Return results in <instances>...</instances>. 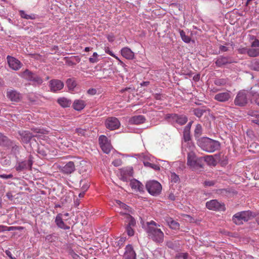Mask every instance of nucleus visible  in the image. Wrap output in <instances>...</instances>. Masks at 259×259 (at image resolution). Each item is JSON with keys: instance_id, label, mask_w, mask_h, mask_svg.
Segmentation results:
<instances>
[{"instance_id": "0eeeda50", "label": "nucleus", "mask_w": 259, "mask_h": 259, "mask_svg": "<svg viewBox=\"0 0 259 259\" xmlns=\"http://www.w3.org/2000/svg\"><path fill=\"white\" fill-rule=\"evenodd\" d=\"M234 102L236 106L241 107L245 106L248 102L246 92L244 90L240 91L237 93Z\"/></svg>"}, {"instance_id": "dca6fc26", "label": "nucleus", "mask_w": 259, "mask_h": 259, "mask_svg": "<svg viewBox=\"0 0 259 259\" xmlns=\"http://www.w3.org/2000/svg\"><path fill=\"white\" fill-rule=\"evenodd\" d=\"M123 257L124 259H136V253L131 245L126 246Z\"/></svg>"}, {"instance_id": "e2e57ef3", "label": "nucleus", "mask_w": 259, "mask_h": 259, "mask_svg": "<svg viewBox=\"0 0 259 259\" xmlns=\"http://www.w3.org/2000/svg\"><path fill=\"white\" fill-rule=\"evenodd\" d=\"M107 39L110 42H113L114 40V37L112 35H109L107 36Z\"/></svg>"}, {"instance_id": "f3484780", "label": "nucleus", "mask_w": 259, "mask_h": 259, "mask_svg": "<svg viewBox=\"0 0 259 259\" xmlns=\"http://www.w3.org/2000/svg\"><path fill=\"white\" fill-rule=\"evenodd\" d=\"M50 86L51 91L55 92L62 89L64 83L60 80L53 79L50 81Z\"/></svg>"}, {"instance_id": "ea45409f", "label": "nucleus", "mask_w": 259, "mask_h": 259, "mask_svg": "<svg viewBox=\"0 0 259 259\" xmlns=\"http://www.w3.org/2000/svg\"><path fill=\"white\" fill-rule=\"evenodd\" d=\"M176 258L177 259H190V257L188 253L180 252L176 254Z\"/></svg>"}, {"instance_id": "c03bdc74", "label": "nucleus", "mask_w": 259, "mask_h": 259, "mask_svg": "<svg viewBox=\"0 0 259 259\" xmlns=\"http://www.w3.org/2000/svg\"><path fill=\"white\" fill-rule=\"evenodd\" d=\"M31 81H32L38 84H41L42 82V79L35 74H33Z\"/></svg>"}, {"instance_id": "412c9836", "label": "nucleus", "mask_w": 259, "mask_h": 259, "mask_svg": "<svg viewBox=\"0 0 259 259\" xmlns=\"http://www.w3.org/2000/svg\"><path fill=\"white\" fill-rule=\"evenodd\" d=\"M75 169V165L73 162L69 161L64 166H62L61 170L65 174H70L73 172Z\"/></svg>"}, {"instance_id": "ddd939ff", "label": "nucleus", "mask_w": 259, "mask_h": 259, "mask_svg": "<svg viewBox=\"0 0 259 259\" xmlns=\"http://www.w3.org/2000/svg\"><path fill=\"white\" fill-rule=\"evenodd\" d=\"M32 165V160L31 157H29V159L27 160L18 162L15 166V168L17 171H21L24 169H30Z\"/></svg>"}, {"instance_id": "f03ea898", "label": "nucleus", "mask_w": 259, "mask_h": 259, "mask_svg": "<svg viewBox=\"0 0 259 259\" xmlns=\"http://www.w3.org/2000/svg\"><path fill=\"white\" fill-rule=\"evenodd\" d=\"M197 144L203 150L210 153L218 150L220 146L219 142L207 137L198 139Z\"/></svg>"}, {"instance_id": "a18cd8bd", "label": "nucleus", "mask_w": 259, "mask_h": 259, "mask_svg": "<svg viewBox=\"0 0 259 259\" xmlns=\"http://www.w3.org/2000/svg\"><path fill=\"white\" fill-rule=\"evenodd\" d=\"M169 177L171 181L174 183H177L180 180L179 176L175 172H171Z\"/></svg>"}, {"instance_id": "9d476101", "label": "nucleus", "mask_w": 259, "mask_h": 259, "mask_svg": "<svg viewBox=\"0 0 259 259\" xmlns=\"http://www.w3.org/2000/svg\"><path fill=\"white\" fill-rule=\"evenodd\" d=\"M133 168L131 167H125L120 170L119 177L123 182H127L131 180V178L133 177Z\"/></svg>"}, {"instance_id": "c756f323", "label": "nucleus", "mask_w": 259, "mask_h": 259, "mask_svg": "<svg viewBox=\"0 0 259 259\" xmlns=\"http://www.w3.org/2000/svg\"><path fill=\"white\" fill-rule=\"evenodd\" d=\"M19 13L22 18L27 20H34L36 18V15L34 14H27L25 11L23 10H19Z\"/></svg>"}, {"instance_id": "5fc2aeb1", "label": "nucleus", "mask_w": 259, "mask_h": 259, "mask_svg": "<svg viewBox=\"0 0 259 259\" xmlns=\"http://www.w3.org/2000/svg\"><path fill=\"white\" fill-rule=\"evenodd\" d=\"M121 163L122 161L120 159H115L112 162V164L115 166H120Z\"/></svg>"}, {"instance_id": "603ef678", "label": "nucleus", "mask_w": 259, "mask_h": 259, "mask_svg": "<svg viewBox=\"0 0 259 259\" xmlns=\"http://www.w3.org/2000/svg\"><path fill=\"white\" fill-rule=\"evenodd\" d=\"M76 132L78 134V135L84 136L86 131L84 129L78 128L76 129Z\"/></svg>"}, {"instance_id": "423d86ee", "label": "nucleus", "mask_w": 259, "mask_h": 259, "mask_svg": "<svg viewBox=\"0 0 259 259\" xmlns=\"http://www.w3.org/2000/svg\"><path fill=\"white\" fill-rule=\"evenodd\" d=\"M148 192L152 195L156 196L160 194L162 190L161 184L156 181H150L146 185Z\"/></svg>"}, {"instance_id": "69168bd1", "label": "nucleus", "mask_w": 259, "mask_h": 259, "mask_svg": "<svg viewBox=\"0 0 259 259\" xmlns=\"http://www.w3.org/2000/svg\"><path fill=\"white\" fill-rule=\"evenodd\" d=\"M190 137L189 135H184V140L185 142L189 141L190 140Z\"/></svg>"}, {"instance_id": "680f3d73", "label": "nucleus", "mask_w": 259, "mask_h": 259, "mask_svg": "<svg viewBox=\"0 0 259 259\" xmlns=\"http://www.w3.org/2000/svg\"><path fill=\"white\" fill-rule=\"evenodd\" d=\"M144 164L146 166H148L152 168H154V166H155L154 164L151 163L149 162H144Z\"/></svg>"}, {"instance_id": "b1692460", "label": "nucleus", "mask_w": 259, "mask_h": 259, "mask_svg": "<svg viewBox=\"0 0 259 259\" xmlns=\"http://www.w3.org/2000/svg\"><path fill=\"white\" fill-rule=\"evenodd\" d=\"M85 102L82 100H75L73 104V108L77 111L82 110L85 106Z\"/></svg>"}, {"instance_id": "79ce46f5", "label": "nucleus", "mask_w": 259, "mask_h": 259, "mask_svg": "<svg viewBox=\"0 0 259 259\" xmlns=\"http://www.w3.org/2000/svg\"><path fill=\"white\" fill-rule=\"evenodd\" d=\"M202 132V127L200 124H197L195 127L194 134L196 137H199Z\"/></svg>"}, {"instance_id": "4468645a", "label": "nucleus", "mask_w": 259, "mask_h": 259, "mask_svg": "<svg viewBox=\"0 0 259 259\" xmlns=\"http://www.w3.org/2000/svg\"><path fill=\"white\" fill-rule=\"evenodd\" d=\"M7 59L9 67L12 69L14 70H18L21 67V63L15 58L8 56Z\"/></svg>"}, {"instance_id": "bb28decb", "label": "nucleus", "mask_w": 259, "mask_h": 259, "mask_svg": "<svg viewBox=\"0 0 259 259\" xmlns=\"http://www.w3.org/2000/svg\"><path fill=\"white\" fill-rule=\"evenodd\" d=\"M165 221L169 227L172 229L177 230L179 229L180 224L172 218H167Z\"/></svg>"}, {"instance_id": "13d9d810", "label": "nucleus", "mask_w": 259, "mask_h": 259, "mask_svg": "<svg viewBox=\"0 0 259 259\" xmlns=\"http://www.w3.org/2000/svg\"><path fill=\"white\" fill-rule=\"evenodd\" d=\"M88 93L91 95H94L97 93V90L95 89H90L88 91Z\"/></svg>"}, {"instance_id": "4be33fe9", "label": "nucleus", "mask_w": 259, "mask_h": 259, "mask_svg": "<svg viewBox=\"0 0 259 259\" xmlns=\"http://www.w3.org/2000/svg\"><path fill=\"white\" fill-rule=\"evenodd\" d=\"M7 96L12 101L18 102L21 98L20 94L15 90H10L7 93Z\"/></svg>"}, {"instance_id": "39448f33", "label": "nucleus", "mask_w": 259, "mask_h": 259, "mask_svg": "<svg viewBox=\"0 0 259 259\" xmlns=\"http://www.w3.org/2000/svg\"><path fill=\"white\" fill-rule=\"evenodd\" d=\"M33 133L29 131H22L19 133L22 141L25 143H28L33 137L37 136V134H45V131L37 128H32Z\"/></svg>"}, {"instance_id": "2eb2a0df", "label": "nucleus", "mask_w": 259, "mask_h": 259, "mask_svg": "<svg viewBox=\"0 0 259 259\" xmlns=\"http://www.w3.org/2000/svg\"><path fill=\"white\" fill-rule=\"evenodd\" d=\"M234 62L230 57L220 56L216 59L215 63L219 67H221L227 64H231Z\"/></svg>"}, {"instance_id": "bf43d9fd", "label": "nucleus", "mask_w": 259, "mask_h": 259, "mask_svg": "<svg viewBox=\"0 0 259 259\" xmlns=\"http://www.w3.org/2000/svg\"><path fill=\"white\" fill-rule=\"evenodd\" d=\"M219 49L222 52H227L228 51V48L224 46H220L219 47Z\"/></svg>"}, {"instance_id": "1a4fd4ad", "label": "nucleus", "mask_w": 259, "mask_h": 259, "mask_svg": "<svg viewBox=\"0 0 259 259\" xmlns=\"http://www.w3.org/2000/svg\"><path fill=\"white\" fill-rule=\"evenodd\" d=\"M99 141L103 151L106 154H108L112 149V146L108 138L105 136L101 135L99 137Z\"/></svg>"}, {"instance_id": "338daca9", "label": "nucleus", "mask_w": 259, "mask_h": 259, "mask_svg": "<svg viewBox=\"0 0 259 259\" xmlns=\"http://www.w3.org/2000/svg\"><path fill=\"white\" fill-rule=\"evenodd\" d=\"M89 186L88 184L83 185L82 186V189L83 190V191L85 192L86 190L89 188Z\"/></svg>"}, {"instance_id": "393cba45", "label": "nucleus", "mask_w": 259, "mask_h": 259, "mask_svg": "<svg viewBox=\"0 0 259 259\" xmlns=\"http://www.w3.org/2000/svg\"><path fill=\"white\" fill-rule=\"evenodd\" d=\"M116 203L119 206V208L122 209L120 211V213L123 214L124 216L126 215V214H128V213L130 212V210L129 207L127 205L119 200H117Z\"/></svg>"}, {"instance_id": "0e129e2a", "label": "nucleus", "mask_w": 259, "mask_h": 259, "mask_svg": "<svg viewBox=\"0 0 259 259\" xmlns=\"http://www.w3.org/2000/svg\"><path fill=\"white\" fill-rule=\"evenodd\" d=\"M252 121L253 122L259 125V118H258L257 115H256V119L252 120Z\"/></svg>"}, {"instance_id": "774afa93", "label": "nucleus", "mask_w": 259, "mask_h": 259, "mask_svg": "<svg viewBox=\"0 0 259 259\" xmlns=\"http://www.w3.org/2000/svg\"><path fill=\"white\" fill-rule=\"evenodd\" d=\"M168 198L171 200H175V196L173 194H170L168 196Z\"/></svg>"}, {"instance_id": "6e6552de", "label": "nucleus", "mask_w": 259, "mask_h": 259, "mask_svg": "<svg viewBox=\"0 0 259 259\" xmlns=\"http://www.w3.org/2000/svg\"><path fill=\"white\" fill-rule=\"evenodd\" d=\"M206 207L209 210L214 211H224L225 204L219 202L216 199L211 200L206 203Z\"/></svg>"}, {"instance_id": "a211bd4d", "label": "nucleus", "mask_w": 259, "mask_h": 259, "mask_svg": "<svg viewBox=\"0 0 259 259\" xmlns=\"http://www.w3.org/2000/svg\"><path fill=\"white\" fill-rule=\"evenodd\" d=\"M130 186L135 191L142 192L144 191V186L139 181L136 179H131L130 180Z\"/></svg>"}, {"instance_id": "6ab92c4d", "label": "nucleus", "mask_w": 259, "mask_h": 259, "mask_svg": "<svg viewBox=\"0 0 259 259\" xmlns=\"http://www.w3.org/2000/svg\"><path fill=\"white\" fill-rule=\"evenodd\" d=\"M55 223L60 228L63 230L69 229V226L66 225L63 221V214L59 213L57 215L55 219Z\"/></svg>"}, {"instance_id": "20e7f679", "label": "nucleus", "mask_w": 259, "mask_h": 259, "mask_svg": "<svg viewBox=\"0 0 259 259\" xmlns=\"http://www.w3.org/2000/svg\"><path fill=\"white\" fill-rule=\"evenodd\" d=\"M203 157L197 158L195 153L190 152L187 156V164L194 170L202 168Z\"/></svg>"}, {"instance_id": "4d7b16f0", "label": "nucleus", "mask_w": 259, "mask_h": 259, "mask_svg": "<svg viewBox=\"0 0 259 259\" xmlns=\"http://www.w3.org/2000/svg\"><path fill=\"white\" fill-rule=\"evenodd\" d=\"M0 177L5 179H11L13 177V175L12 174L9 175H6V174H3L0 175Z\"/></svg>"}, {"instance_id": "3c124183", "label": "nucleus", "mask_w": 259, "mask_h": 259, "mask_svg": "<svg viewBox=\"0 0 259 259\" xmlns=\"http://www.w3.org/2000/svg\"><path fill=\"white\" fill-rule=\"evenodd\" d=\"M105 52L108 54L110 55V56H111L112 57H114L117 60L120 61L118 57H117L111 51H110L109 48H107L105 50Z\"/></svg>"}, {"instance_id": "cd10ccee", "label": "nucleus", "mask_w": 259, "mask_h": 259, "mask_svg": "<svg viewBox=\"0 0 259 259\" xmlns=\"http://www.w3.org/2000/svg\"><path fill=\"white\" fill-rule=\"evenodd\" d=\"M124 219L125 220V223L127 224L126 226L134 227L135 226V220L129 214H126V215L124 216Z\"/></svg>"}, {"instance_id": "58836bf2", "label": "nucleus", "mask_w": 259, "mask_h": 259, "mask_svg": "<svg viewBox=\"0 0 259 259\" xmlns=\"http://www.w3.org/2000/svg\"><path fill=\"white\" fill-rule=\"evenodd\" d=\"M203 160L206 162L208 164L210 165H214L215 164V160L212 155H208L203 157Z\"/></svg>"}, {"instance_id": "4c0bfd02", "label": "nucleus", "mask_w": 259, "mask_h": 259, "mask_svg": "<svg viewBox=\"0 0 259 259\" xmlns=\"http://www.w3.org/2000/svg\"><path fill=\"white\" fill-rule=\"evenodd\" d=\"M9 144L8 138L0 133V146H7Z\"/></svg>"}, {"instance_id": "5701e85b", "label": "nucleus", "mask_w": 259, "mask_h": 259, "mask_svg": "<svg viewBox=\"0 0 259 259\" xmlns=\"http://www.w3.org/2000/svg\"><path fill=\"white\" fill-rule=\"evenodd\" d=\"M145 120L146 119L143 115H137L131 118L129 122L131 124H140L144 123Z\"/></svg>"}, {"instance_id": "c85d7f7f", "label": "nucleus", "mask_w": 259, "mask_h": 259, "mask_svg": "<svg viewBox=\"0 0 259 259\" xmlns=\"http://www.w3.org/2000/svg\"><path fill=\"white\" fill-rule=\"evenodd\" d=\"M33 74L34 73L31 72L30 70L28 69H26L23 72H21L19 74V75L25 79L31 81Z\"/></svg>"}, {"instance_id": "9b49d317", "label": "nucleus", "mask_w": 259, "mask_h": 259, "mask_svg": "<svg viewBox=\"0 0 259 259\" xmlns=\"http://www.w3.org/2000/svg\"><path fill=\"white\" fill-rule=\"evenodd\" d=\"M231 91L227 90L224 92H220L215 95L214 99L220 102H227L232 98Z\"/></svg>"}, {"instance_id": "864d4df0", "label": "nucleus", "mask_w": 259, "mask_h": 259, "mask_svg": "<svg viewBox=\"0 0 259 259\" xmlns=\"http://www.w3.org/2000/svg\"><path fill=\"white\" fill-rule=\"evenodd\" d=\"M251 47L252 48H255L259 47V40L257 39H255L251 43Z\"/></svg>"}, {"instance_id": "de8ad7c7", "label": "nucleus", "mask_w": 259, "mask_h": 259, "mask_svg": "<svg viewBox=\"0 0 259 259\" xmlns=\"http://www.w3.org/2000/svg\"><path fill=\"white\" fill-rule=\"evenodd\" d=\"M98 55L96 52L93 53L92 57L89 58V61L92 63H97L98 61Z\"/></svg>"}, {"instance_id": "8fccbe9b", "label": "nucleus", "mask_w": 259, "mask_h": 259, "mask_svg": "<svg viewBox=\"0 0 259 259\" xmlns=\"http://www.w3.org/2000/svg\"><path fill=\"white\" fill-rule=\"evenodd\" d=\"M126 230L128 236H132L134 235V231L133 229V227L126 226Z\"/></svg>"}, {"instance_id": "37998d69", "label": "nucleus", "mask_w": 259, "mask_h": 259, "mask_svg": "<svg viewBox=\"0 0 259 259\" xmlns=\"http://www.w3.org/2000/svg\"><path fill=\"white\" fill-rule=\"evenodd\" d=\"M251 68L254 70L259 71V60H254L251 63Z\"/></svg>"}, {"instance_id": "a878e982", "label": "nucleus", "mask_w": 259, "mask_h": 259, "mask_svg": "<svg viewBox=\"0 0 259 259\" xmlns=\"http://www.w3.org/2000/svg\"><path fill=\"white\" fill-rule=\"evenodd\" d=\"M57 102L63 108L68 107L71 104V101L65 97H61L58 99Z\"/></svg>"}, {"instance_id": "052dcab7", "label": "nucleus", "mask_w": 259, "mask_h": 259, "mask_svg": "<svg viewBox=\"0 0 259 259\" xmlns=\"http://www.w3.org/2000/svg\"><path fill=\"white\" fill-rule=\"evenodd\" d=\"M214 182L213 181H205L204 182V185L206 186H213L214 185Z\"/></svg>"}, {"instance_id": "e433bc0d", "label": "nucleus", "mask_w": 259, "mask_h": 259, "mask_svg": "<svg viewBox=\"0 0 259 259\" xmlns=\"http://www.w3.org/2000/svg\"><path fill=\"white\" fill-rule=\"evenodd\" d=\"M247 55L251 57H257L259 55V50L254 48L248 49Z\"/></svg>"}, {"instance_id": "aec40b11", "label": "nucleus", "mask_w": 259, "mask_h": 259, "mask_svg": "<svg viewBox=\"0 0 259 259\" xmlns=\"http://www.w3.org/2000/svg\"><path fill=\"white\" fill-rule=\"evenodd\" d=\"M120 53L121 55L127 60H133L135 58L134 53L128 47L123 48Z\"/></svg>"}, {"instance_id": "6e6d98bb", "label": "nucleus", "mask_w": 259, "mask_h": 259, "mask_svg": "<svg viewBox=\"0 0 259 259\" xmlns=\"http://www.w3.org/2000/svg\"><path fill=\"white\" fill-rule=\"evenodd\" d=\"M248 49L246 48H240L238 49V53L240 54H247Z\"/></svg>"}, {"instance_id": "09e8293b", "label": "nucleus", "mask_w": 259, "mask_h": 259, "mask_svg": "<svg viewBox=\"0 0 259 259\" xmlns=\"http://www.w3.org/2000/svg\"><path fill=\"white\" fill-rule=\"evenodd\" d=\"M226 83V80L225 79H218L214 81V84L217 85H224Z\"/></svg>"}, {"instance_id": "f8f14e48", "label": "nucleus", "mask_w": 259, "mask_h": 259, "mask_svg": "<svg viewBox=\"0 0 259 259\" xmlns=\"http://www.w3.org/2000/svg\"><path fill=\"white\" fill-rule=\"evenodd\" d=\"M120 123L118 119L114 117H108L105 121L106 127L110 130H115L119 128Z\"/></svg>"}, {"instance_id": "c9c22d12", "label": "nucleus", "mask_w": 259, "mask_h": 259, "mask_svg": "<svg viewBox=\"0 0 259 259\" xmlns=\"http://www.w3.org/2000/svg\"><path fill=\"white\" fill-rule=\"evenodd\" d=\"M20 228V227H7L6 226L0 225V233L3 232L5 231H14L16 230H18Z\"/></svg>"}, {"instance_id": "7c9ffc66", "label": "nucleus", "mask_w": 259, "mask_h": 259, "mask_svg": "<svg viewBox=\"0 0 259 259\" xmlns=\"http://www.w3.org/2000/svg\"><path fill=\"white\" fill-rule=\"evenodd\" d=\"M256 86L251 88L250 94L251 95L255 103L259 106V94L255 90L254 88Z\"/></svg>"}, {"instance_id": "2f4dec72", "label": "nucleus", "mask_w": 259, "mask_h": 259, "mask_svg": "<svg viewBox=\"0 0 259 259\" xmlns=\"http://www.w3.org/2000/svg\"><path fill=\"white\" fill-rule=\"evenodd\" d=\"M206 111V109L204 108H197L193 110L194 114L197 117H201L203 113Z\"/></svg>"}, {"instance_id": "f704fd0d", "label": "nucleus", "mask_w": 259, "mask_h": 259, "mask_svg": "<svg viewBox=\"0 0 259 259\" xmlns=\"http://www.w3.org/2000/svg\"><path fill=\"white\" fill-rule=\"evenodd\" d=\"M182 39L186 43H189L191 41V38L186 35L185 32L183 30H179Z\"/></svg>"}, {"instance_id": "f257e3e1", "label": "nucleus", "mask_w": 259, "mask_h": 259, "mask_svg": "<svg viewBox=\"0 0 259 259\" xmlns=\"http://www.w3.org/2000/svg\"><path fill=\"white\" fill-rule=\"evenodd\" d=\"M160 225L154 221L147 223L146 231L148 237L154 242L161 243L164 240V233L159 227Z\"/></svg>"}, {"instance_id": "473e14b6", "label": "nucleus", "mask_w": 259, "mask_h": 259, "mask_svg": "<svg viewBox=\"0 0 259 259\" xmlns=\"http://www.w3.org/2000/svg\"><path fill=\"white\" fill-rule=\"evenodd\" d=\"M66 84L69 90H73L76 86V82L74 79L69 78L66 80Z\"/></svg>"}, {"instance_id": "7ed1b4c3", "label": "nucleus", "mask_w": 259, "mask_h": 259, "mask_svg": "<svg viewBox=\"0 0 259 259\" xmlns=\"http://www.w3.org/2000/svg\"><path fill=\"white\" fill-rule=\"evenodd\" d=\"M254 214L250 211H243L235 214L232 220L236 225L242 224L243 222H247L254 218Z\"/></svg>"}, {"instance_id": "a19ab883", "label": "nucleus", "mask_w": 259, "mask_h": 259, "mask_svg": "<svg viewBox=\"0 0 259 259\" xmlns=\"http://www.w3.org/2000/svg\"><path fill=\"white\" fill-rule=\"evenodd\" d=\"M187 121V118L185 116H179L177 119V122L178 124L180 125H183L185 124Z\"/></svg>"}, {"instance_id": "72a5a7b5", "label": "nucleus", "mask_w": 259, "mask_h": 259, "mask_svg": "<svg viewBox=\"0 0 259 259\" xmlns=\"http://www.w3.org/2000/svg\"><path fill=\"white\" fill-rule=\"evenodd\" d=\"M178 115L176 114H168L166 115L165 119L168 120L172 123L177 122Z\"/></svg>"}, {"instance_id": "49530a36", "label": "nucleus", "mask_w": 259, "mask_h": 259, "mask_svg": "<svg viewBox=\"0 0 259 259\" xmlns=\"http://www.w3.org/2000/svg\"><path fill=\"white\" fill-rule=\"evenodd\" d=\"M125 240H126V238L125 237H121L119 239H118L115 242V243L116 244V246H118L119 248L121 247L122 246H123V245H124V244L125 243Z\"/></svg>"}]
</instances>
